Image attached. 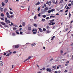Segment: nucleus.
I'll return each instance as SVG.
<instances>
[{
  "instance_id": "31",
  "label": "nucleus",
  "mask_w": 73,
  "mask_h": 73,
  "mask_svg": "<svg viewBox=\"0 0 73 73\" xmlns=\"http://www.w3.org/2000/svg\"><path fill=\"white\" fill-rule=\"evenodd\" d=\"M46 32H47V33H50V31L48 30H47L46 31Z\"/></svg>"
},
{
  "instance_id": "24",
  "label": "nucleus",
  "mask_w": 73,
  "mask_h": 73,
  "mask_svg": "<svg viewBox=\"0 0 73 73\" xmlns=\"http://www.w3.org/2000/svg\"><path fill=\"white\" fill-rule=\"evenodd\" d=\"M54 37H55V36H54L52 38L51 40H53V39H54Z\"/></svg>"
},
{
  "instance_id": "12",
  "label": "nucleus",
  "mask_w": 73,
  "mask_h": 73,
  "mask_svg": "<svg viewBox=\"0 0 73 73\" xmlns=\"http://www.w3.org/2000/svg\"><path fill=\"white\" fill-rule=\"evenodd\" d=\"M50 23H53V21H54V19H52V20H50Z\"/></svg>"
},
{
  "instance_id": "37",
  "label": "nucleus",
  "mask_w": 73,
  "mask_h": 73,
  "mask_svg": "<svg viewBox=\"0 0 73 73\" xmlns=\"http://www.w3.org/2000/svg\"><path fill=\"white\" fill-rule=\"evenodd\" d=\"M48 13H50L51 12V10H49L48 11Z\"/></svg>"
},
{
  "instance_id": "2",
  "label": "nucleus",
  "mask_w": 73,
  "mask_h": 73,
  "mask_svg": "<svg viewBox=\"0 0 73 73\" xmlns=\"http://www.w3.org/2000/svg\"><path fill=\"white\" fill-rule=\"evenodd\" d=\"M49 9L48 7H45L44 9V12H47V11Z\"/></svg>"
},
{
  "instance_id": "15",
  "label": "nucleus",
  "mask_w": 73,
  "mask_h": 73,
  "mask_svg": "<svg viewBox=\"0 0 73 73\" xmlns=\"http://www.w3.org/2000/svg\"><path fill=\"white\" fill-rule=\"evenodd\" d=\"M38 29L40 30H39L40 32H42V29H41L40 28H39Z\"/></svg>"
},
{
  "instance_id": "13",
  "label": "nucleus",
  "mask_w": 73,
  "mask_h": 73,
  "mask_svg": "<svg viewBox=\"0 0 73 73\" xmlns=\"http://www.w3.org/2000/svg\"><path fill=\"white\" fill-rule=\"evenodd\" d=\"M18 31V30H17V31H16V33H17V35H20V33H19Z\"/></svg>"
},
{
  "instance_id": "30",
  "label": "nucleus",
  "mask_w": 73,
  "mask_h": 73,
  "mask_svg": "<svg viewBox=\"0 0 73 73\" xmlns=\"http://www.w3.org/2000/svg\"><path fill=\"white\" fill-rule=\"evenodd\" d=\"M10 13L11 15H12V14H13V12L11 11H10Z\"/></svg>"
},
{
  "instance_id": "28",
  "label": "nucleus",
  "mask_w": 73,
  "mask_h": 73,
  "mask_svg": "<svg viewBox=\"0 0 73 73\" xmlns=\"http://www.w3.org/2000/svg\"><path fill=\"white\" fill-rule=\"evenodd\" d=\"M52 23L51 22L49 23L48 24V25H52Z\"/></svg>"
},
{
  "instance_id": "18",
  "label": "nucleus",
  "mask_w": 73,
  "mask_h": 73,
  "mask_svg": "<svg viewBox=\"0 0 73 73\" xmlns=\"http://www.w3.org/2000/svg\"><path fill=\"white\" fill-rule=\"evenodd\" d=\"M50 18H51L52 17H53V18H54L55 17V16H50Z\"/></svg>"
},
{
  "instance_id": "43",
  "label": "nucleus",
  "mask_w": 73,
  "mask_h": 73,
  "mask_svg": "<svg viewBox=\"0 0 73 73\" xmlns=\"http://www.w3.org/2000/svg\"><path fill=\"white\" fill-rule=\"evenodd\" d=\"M69 61H67L66 62V64H69Z\"/></svg>"
},
{
  "instance_id": "46",
  "label": "nucleus",
  "mask_w": 73,
  "mask_h": 73,
  "mask_svg": "<svg viewBox=\"0 0 73 73\" xmlns=\"http://www.w3.org/2000/svg\"><path fill=\"white\" fill-rule=\"evenodd\" d=\"M43 31H46V29L45 28H43Z\"/></svg>"
},
{
  "instance_id": "26",
  "label": "nucleus",
  "mask_w": 73,
  "mask_h": 73,
  "mask_svg": "<svg viewBox=\"0 0 73 73\" xmlns=\"http://www.w3.org/2000/svg\"><path fill=\"white\" fill-rule=\"evenodd\" d=\"M59 58H57L56 59V61H58V60H59Z\"/></svg>"
},
{
  "instance_id": "17",
  "label": "nucleus",
  "mask_w": 73,
  "mask_h": 73,
  "mask_svg": "<svg viewBox=\"0 0 73 73\" xmlns=\"http://www.w3.org/2000/svg\"><path fill=\"white\" fill-rule=\"evenodd\" d=\"M36 45L35 43H33L31 44V45L32 46H35V45Z\"/></svg>"
},
{
  "instance_id": "63",
  "label": "nucleus",
  "mask_w": 73,
  "mask_h": 73,
  "mask_svg": "<svg viewBox=\"0 0 73 73\" xmlns=\"http://www.w3.org/2000/svg\"><path fill=\"white\" fill-rule=\"evenodd\" d=\"M42 69H43V70H45V68H42Z\"/></svg>"
},
{
  "instance_id": "9",
  "label": "nucleus",
  "mask_w": 73,
  "mask_h": 73,
  "mask_svg": "<svg viewBox=\"0 0 73 73\" xmlns=\"http://www.w3.org/2000/svg\"><path fill=\"white\" fill-rule=\"evenodd\" d=\"M22 25H23V27H24L25 26V22H23L22 23Z\"/></svg>"
},
{
  "instance_id": "29",
  "label": "nucleus",
  "mask_w": 73,
  "mask_h": 73,
  "mask_svg": "<svg viewBox=\"0 0 73 73\" xmlns=\"http://www.w3.org/2000/svg\"><path fill=\"white\" fill-rule=\"evenodd\" d=\"M8 2V0H5V3H7Z\"/></svg>"
},
{
  "instance_id": "38",
  "label": "nucleus",
  "mask_w": 73,
  "mask_h": 73,
  "mask_svg": "<svg viewBox=\"0 0 73 73\" xmlns=\"http://www.w3.org/2000/svg\"><path fill=\"white\" fill-rule=\"evenodd\" d=\"M34 19H37V17H36V16H35V17H34Z\"/></svg>"
},
{
  "instance_id": "53",
  "label": "nucleus",
  "mask_w": 73,
  "mask_h": 73,
  "mask_svg": "<svg viewBox=\"0 0 73 73\" xmlns=\"http://www.w3.org/2000/svg\"><path fill=\"white\" fill-rule=\"evenodd\" d=\"M44 7H46V4H45V3L44 4Z\"/></svg>"
},
{
  "instance_id": "11",
  "label": "nucleus",
  "mask_w": 73,
  "mask_h": 73,
  "mask_svg": "<svg viewBox=\"0 0 73 73\" xmlns=\"http://www.w3.org/2000/svg\"><path fill=\"white\" fill-rule=\"evenodd\" d=\"M7 10H8V9H7L5 8L4 9V12H7Z\"/></svg>"
},
{
  "instance_id": "42",
  "label": "nucleus",
  "mask_w": 73,
  "mask_h": 73,
  "mask_svg": "<svg viewBox=\"0 0 73 73\" xmlns=\"http://www.w3.org/2000/svg\"><path fill=\"white\" fill-rule=\"evenodd\" d=\"M61 71H58L57 72L58 73H61Z\"/></svg>"
},
{
  "instance_id": "62",
  "label": "nucleus",
  "mask_w": 73,
  "mask_h": 73,
  "mask_svg": "<svg viewBox=\"0 0 73 73\" xmlns=\"http://www.w3.org/2000/svg\"><path fill=\"white\" fill-rule=\"evenodd\" d=\"M64 72L65 73H66V72H67V70H65L64 71Z\"/></svg>"
},
{
  "instance_id": "10",
  "label": "nucleus",
  "mask_w": 73,
  "mask_h": 73,
  "mask_svg": "<svg viewBox=\"0 0 73 73\" xmlns=\"http://www.w3.org/2000/svg\"><path fill=\"white\" fill-rule=\"evenodd\" d=\"M0 23L2 24V25H5V23L4 22H1Z\"/></svg>"
},
{
  "instance_id": "51",
  "label": "nucleus",
  "mask_w": 73,
  "mask_h": 73,
  "mask_svg": "<svg viewBox=\"0 0 73 73\" xmlns=\"http://www.w3.org/2000/svg\"><path fill=\"white\" fill-rule=\"evenodd\" d=\"M60 53H61V54H62V53H63V51H62V50H61V51H60Z\"/></svg>"
},
{
  "instance_id": "4",
  "label": "nucleus",
  "mask_w": 73,
  "mask_h": 73,
  "mask_svg": "<svg viewBox=\"0 0 73 73\" xmlns=\"http://www.w3.org/2000/svg\"><path fill=\"white\" fill-rule=\"evenodd\" d=\"M46 70L47 72H49V73H51V72H52V70L50 68H47L46 69Z\"/></svg>"
},
{
  "instance_id": "39",
  "label": "nucleus",
  "mask_w": 73,
  "mask_h": 73,
  "mask_svg": "<svg viewBox=\"0 0 73 73\" xmlns=\"http://www.w3.org/2000/svg\"><path fill=\"white\" fill-rule=\"evenodd\" d=\"M43 17L44 18H45V17H46V15H43Z\"/></svg>"
},
{
  "instance_id": "6",
  "label": "nucleus",
  "mask_w": 73,
  "mask_h": 73,
  "mask_svg": "<svg viewBox=\"0 0 73 73\" xmlns=\"http://www.w3.org/2000/svg\"><path fill=\"white\" fill-rule=\"evenodd\" d=\"M3 64H4V63L2 61H0V65L1 66H3Z\"/></svg>"
},
{
  "instance_id": "58",
  "label": "nucleus",
  "mask_w": 73,
  "mask_h": 73,
  "mask_svg": "<svg viewBox=\"0 0 73 73\" xmlns=\"http://www.w3.org/2000/svg\"><path fill=\"white\" fill-rule=\"evenodd\" d=\"M56 24V23H52V25H54V24Z\"/></svg>"
},
{
  "instance_id": "59",
  "label": "nucleus",
  "mask_w": 73,
  "mask_h": 73,
  "mask_svg": "<svg viewBox=\"0 0 73 73\" xmlns=\"http://www.w3.org/2000/svg\"><path fill=\"white\" fill-rule=\"evenodd\" d=\"M38 11H40V7H38Z\"/></svg>"
},
{
  "instance_id": "8",
  "label": "nucleus",
  "mask_w": 73,
  "mask_h": 73,
  "mask_svg": "<svg viewBox=\"0 0 73 73\" xmlns=\"http://www.w3.org/2000/svg\"><path fill=\"white\" fill-rule=\"evenodd\" d=\"M0 10L1 12H3L4 11V9L1 7H0Z\"/></svg>"
},
{
  "instance_id": "45",
  "label": "nucleus",
  "mask_w": 73,
  "mask_h": 73,
  "mask_svg": "<svg viewBox=\"0 0 73 73\" xmlns=\"http://www.w3.org/2000/svg\"><path fill=\"white\" fill-rule=\"evenodd\" d=\"M49 28V26H47L46 28V29H48Z\"/></svg>"
},
{
  "instance_id": "50",
  "label": "nucleus",
  "mask_w": 73,
  "mask_h": 73,
  "mask_svg": "<svg viewBox=\"0 0 73 73\" xmlns=\"http://www.w3.org/2000/svg\"><path fill=\"white\" fill-rule=\"evenodd\" d=\"M33 34H34V35H35L36 33L35 32H33Z\"/></svg>"
},
{
  "instance_id": "48",
  "label": "nucleus",
  "mask_w": 73,
  "mask_h": 73,
  "mask_svg": "<svg viewBox=\"0 0 73 73\" xmlns=\"http://www.w3.org/2000/svg\"><path fill=\"white\" fill-rule=\"evenodd\" d=\"M19 27V28H21V27H22V26L21 25H20Z\"/></svg>"
},
{
  "instance_id": "35",
  "label": "nucleus",
  "mask_w": 73,
  "mask_h": 73,
  "mask_svg": "<svg viewBox=\"0 0 73 73\" xmlns=\"http://www.w3.org/2000/svg\"><path fill=\"white\" fill-rule=\"evenodd\" d=\"M29 31H31V27H29Z\"/></svg>"
},
{
  "instance_id": "1",
  "label": "nucleus",
  "mask_w": 73,
  "mask_h": 73,
  "mask_svg": "<svg viewBox=\"0 0 73 73\" xmlns=\"http://www.w3.org/2000/svg\"><path fill=\"white\" fill-rule=\"evenodd\" d=\"M5 22L6 24H8V23H10V21L9 20H7V18H5Z\"/></svg>"
},
{
  "instance_id": "5",
  "label": "nucleus",
  "mask_w": 73,
  "mask_h": 73,
  "mask_svg": "<svg viewBox=\"0 0 73 73\" xmlns=\"http://www.w3.org/2000/svg\"><path fill=\"white\" fill-rule=\"evenodd\" d=\"M13 47L14 48V47H15V48H18L19 47V45H14L13 46Z\"/></svg>"
},
{
  "instance_id": "52",
  "label": "nucleus",
  "mask_w": 73,
  "mask_h": 73,
  "mask_svg": "<svg viewBox=\"0 0 73 73\" xmlns=\"http://www.w3.org/2000/svg\"><path fill=\"white\" fill-rule=\"evenodd\" d=\"M38 16H39V17H40V16H41V15H40V13H39L38 15Z\"/></svg>"
},
{
  "instance_id": "64",
  "label": "nucleus",
  "mask_w": 73,
  "mask_h": 73,
  "mask_svg": "<svg viewBox=\"0 0 73 73\" xmlns=\"http://www.w3.org/2000/svg\"><path fill=\"white\" fill-rule=\"evenodd\" d=\"M72 59L73 60V55L72 56Z\"/></svg>"
},
{
  "instance_id": "23",
  "label": "nucleus",
  "mask_w": 73,
  "mask_h": 73,
  "mask_svg": "<svg viewBox=\"0 0 73 73\" xmlns=\"http://www.w3.org/2000/svg\"><path fill=\"white\" fill-rule=\"evenodd\" d=\"M13 30H16L17 29V28H16V27H13Z\"/></svg>"
},
{
  "instance_id": "60",
  "label": "nucleus",
  "mask_w": 73,
  "mask_h": 73,
  "mask_svg": "<svg viewBox=\"0 0 73 73\" xmlns=\"http://www.w3.org/2000/svg\"><path fill=\"white\" fill-rule=\"evenodd\" d=\"M20 33L21 34H23V33L22 32V31H20Z\"/></svg>"
},
{
  "instance_id": "47",
  "label": "nucleus",
  "mask_w": 73,
  "mask_h": 73,
  "mask_svg": "<svg viewBox=\"0 0 73 73\" xmlns=\"http://www.w3.org/2000/svg\"><path fill=\"white\" fill-rule=\"evenodd\" d=\"M68 11V10H66L65 12V13L67 12Z\"/></svg>"
},
{
  "instance_id": "36",
  "label": "nucleus",
  "mask_w": 73,
  "mask_h": 73,
  "mask_svg": "<svg viewBox=\"0 0 73 73\" xmlns=\"http://www.w3.org/2000/svg\"><path fill=\"white\" fill-rule=\"evenodd\" d=\"M56 9L57 10V11H60V8L59 7H58L57 9Z\"/></svg>"
},
{
  "instance_id": "25",
  "label": "nucleus",
  "mask_w": 73,
  "mask_h": 73,
  "mask_svg": "<svg viewBox=\"0 0 73 73\" xmlns=\"http://www.w3.org/2000/svg\"><path fill=\"white\" fill-rule=\"evenodd\" d=\"M12 35L13 36H15V35H16V34H15V33H13L12 34Z\"/></svg>"
},
{
  "instance_id": "27",
  "label": "nucleus",
  "mask_w": 73,
  "mask_h": 73,
  "mask_svg": "<svg viewBox=\"0 0 73 73\" xmlns=\"http://www.w3.org/2000/svg\"><path fill=\"white\" fill-rule=\"evenodd\" d=\"M42 21H45V19H42Z\"/></svg>"
},
{
  "instance_id": "19",
  "label": "nucleus",
  "mask_w": 73,
  "mask_h": 73,
  "mask_svg": "<svg viewBox=\"0 0 73 73\" xmlns=\"http://www.w3.org/2000/svg\"><path fill=\"white\" fill-rule=\"evenodd\" d=\"M1 4L2 6H4L5 5V4H4V2H2Z\"/></svg>"
},
{
  "instance_id": "34",
  "label": "nucleus",
  "mask_w": 73,
  "mask_h": 73,
  "mask_svg": "<svg viewBox=\"0 0 73 73\" xmlns=\"http://www.w3.org/2000/svg\"><path fill=\"white\" fill-rule=\"evenodd\" d=\"M70 16H71V14H70V13H69V17H70Z\"/></svg>"
},
{
  "instance_id": "40",
  "label": "nucleus",
  "mask_w": 73,
  "mask_h": 73,
  "mask_svg": "<svg viewBox=\"0 0 73 73\" xmlns=\"http://www.w3.org/2000/svg\"><path fill=\"white\" fill-rule=\"evenodd\" d=\"M48 19H49V17H47L46 18V20H48Z\"/></svg>"
},
{
  "instance_id": "3",
  "label": "nucleus",
  "mask_w": 73,
  "mask_h": 73,
  "mask_svg": "<svg viewBox=\"0 0 73 73\" xmlns=\"http://www.w3.org/2000/svg\"><path fill=\"white\" fill-rule=\"evenodd\" d=\"M6 16L7 18H9V19H10V15H9L8 12L6 13Z\"/></svg>"
},
{
  "instance_id": "57",
  "label": "nucleus",
  "mask_w": 73,
  "mask_h": 73,
  "mask_svg": "<svg viewBox=\"0 0 73 73\" xmlns=\"http://www.w3.org/2000/svg\"><path fill=\"white\" fill-rule=\"evenodd\" d=\"M71 4H72V5H73V1H72L71 2Z\"/></svg>"
},
{
  "instance_id": "54",
  "label": "nucleus",
  "mask_w": 73,
  "mask_h": 73,
  "mask_svg": "<svg viewBox=\"0 0 73 73\" xmlns=\"http://www.w3.org/2000/svg\"><path fill=\"white\" fill-rule=\"evenodd\" d=\"M60 12H63V10H60Z\"/></svg>"
},
{
  "instance_id": "56",
  "label": "nucleus",
  "mask_w": 73,
  "mask_h": 73,
  "mask_svg": "<svg viewBox=\"0 0 73 73\" xmlns=\"http://www.w3.org/2000/svg\"><path fill=\"white\" fill-rule=\"evenodd\" d=\"M69 7L68 6V7H67L66 9H69Z\"/></svg>"
},
{
  "instance_id": "44",
  "label": "nucleus",
  "mask_w": 73,
  "mask_h": 73,
  "mask_svg": "<svg viewBox=\"0 0 73 73\" xmlns=\"http://www.w3.org/2000/svg\"><path fill=\"white\" fill-rule=\"evenodd\" d=\"M53 11H54V9H52L51 10V12H53Z\"/></svg>"
},
{
  "instance_id": "21",
  "label": "nucleus",
  "mask_w": 73,
  "mask_h": 73,
  "mask_svg": "<svg viewBox=\"0 0 73 73\" xmlns=\"http://www.w3.org/2000/svg\"><path fill=\"white\" fill-rule=\"evenodd\" d=\"M34 27H37V24H34Z\"/></svg>"
},
{
  "instance_id": "32",
  "label": "nucleus",
  "mask_w": 73,
  "mask_h": 73,
  "mask_svg": "<svg viewBox=\"0 0 73 73\" xmlns=\"http://www.w3.org/2000/svg\"><path fill=\"white\" fill-rule=\"evenodd\" d=\"M68 6L69 7H71V6H72V4H68Z\"/></svg>"
},
{
  "instance_id": "41",
  "label": "nucleus",
  "mask_w": 73,
  "mask_h": 73,
  "mask_svg": "<svg viewBox=\"0 0 73 73\" xmlns=\"http://www.w3.org/2000/svg\"><path fill=\"white\" fill-rule=\"evenodd\" d=\"M28 59H26V60H25L24 62H25L26 61H28Z\"/></svg>"
},
{
  "instance_id": "61",
  "label": "nucleus",
  "mask_w": 73,
  "mask_h": 73,
  "mask_svg": "<svg viewBox=\"0 0 73 73\" xmlns=\"http://www.w3.org/2000/svg\"><path fill=\"white\" fill-rule=\"evenodd\" d=\"M16 53V51H14L13 52V54Z\"/></svg>"
},
{
  "instance_id": "20",
  "label": "nucleus",
  "mask_w": 73,
  "mask_h": 73,
  "mask_svg": "<svg viewBox=\"0 0 73 73\" xmlns=\"http://www.w3.org/2000/svg\"><path fill=\"white\" fill-rule=\"evenodd\" d=\"M1 16L2 17H4V14H3V13H1Z\"/></svg>"
},
{
  "instance_id": "22",
  "label": "nucleus",
  "mask_w": 73,
  "mask_h": 73,
  "mask_svg": "<svg viewBox=\"0 0 73 73\" xmlns=\"http://www.w3.org/2000/svg\"><path fill=\"white\" fill-rule=\"evenodd\" d=\"M31 57H31V56H29V57H28L27 59H28V60H29V59H30V58H31Z\"/></svg>"
},
{
  "instance_id": "49",
  "label": "nucleus",
  "mask_w": 73,
  "mask_h": 73,
  "mask_svg": "<svg viewBox=\"0 0 73 73\" xmlns=\"http://www.w3.org/2000/svg\"><path fill=\"white\" fill-rule=\"evenodd\" d=\"M12 53V52H10L9 53V54H11Z\"/></svg>"
},
{
  "instance_id": "14",
  "label": "nucleus",
  "mask_w": 73,
  "mask_h": 73,
  "mask_svg": "<svg viewBox=\"0 0 73 73\" xmlns=\"http://www.w3.org/2000/svg\"><path fill=\"white\" fill-rule=\"evenodd\" d=\"M40 4V2L38 1L37 3H36V4H35L36 5H39Z\"/></svg>"
},
{
  "instance_id": "33",
  "label": "nucleus",
  "mask_w": 73,
  "mask_h": 73,
  "mask_svg": "<svg viewBox=\"0 0 73 73\" xmlns=\"http://www.w3.org/2000/svg\"><path fill=\"white\" fill-rule=\"evenodd\" d=\"M53 68H54V69H56V66H52Z\"/></svg>"
},
{
  "instance_id": "16",
  "label": "nucleus",
  "mask_w": 73,
  "mask_h": 73,
  "mask_svg": "<svg viewBox=\"0 0 73 73\" xmlns=\"http://www.w3.org/2000/svg\"><path fill=\"white\" fill-rule=\"evenodd\" d=\"M10 17L11 18H13V17H14V15H11L10 16Z\"/></svg>"
},
{
  "instance_id": "7",
  "label": "nucleus",
  "mask_w": 73,
  "mask_h": 73,
  "mask_svg": "<svg viewBox=\"0 0 73 73\" xmlns=\"http://www.w3.org/2000/svg\"><path fill=\"white\" fill-rule=\"evenodd\" d=\"M61 63H64V62H65V60L64 59H63V60H61Z\"/></svg>"
},
{
  "instance_id": "55",
  "label": "nucleus",
  "mask_w": 73,
  "mask_h": 73,
  "mask_svg": "<svg viewBox=\"0 0 73 73\" xmlns=\"http://www.w3.org/2000/svg\"><path fill=\"white\" fill-rule=\"evenodd\" d=\"M9 8V9L11 10H11H12V8H11V7H10Z\"/></svg>"
}]
</instances>
